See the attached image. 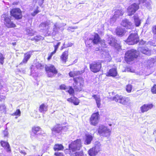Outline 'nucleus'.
<instances>
[{
	"label": "nucleus",
	"instance_id": "1",
	"mask_svg": "<svg viewBox=\"0 0 156 156\" xmlns=\"http://www.w3.org/2000/svg\"><path fill=\"white\" fill-rule=\"evenodd\" d=\"M82 140L80 139H77L72 141L69 144L68 148L64 150L66 154H69L70 156L73 155V152L77 151L80 150L82 147Z\"/></svg>",
	"mask_w": 156,
	"mask_h": 156
},
{
	"label": "nucleus",
	"instance_id": "2",
	"mask_svg": "<svg viewBox=\"0 0 156 156\" xmlns=\"http://www.w3.org/2000/svg\"><path fill=\"white\" fill-rule=\"evenodd\" d=\"M81 74V73L79 71H71L69 73V75L70 77L73 78V80L76 84H80V88L82 87L84 84V80L83 78L80 76L75 77Z\"/></svg>",
	"mask_w": 156,
	"mask_h": 156
},
{
	"label": "nucleus",
	"instance_id": "3",
	"mask_svg": "<svg viewBox=\"0 0 156 156\" xmlns=\"http://www.w3.org/2000/svg\"><path fill=\"white\" fill-rule=\"evenodd\" d=\"M139 54L137 51L133 49L127 51L125 53L124 59L126 62H130L137 58Z\"/></svg>",
	"mask_w": 156,
	"mask_h": 156
},
{
	"label": "nucleus",
	"instance_id": "4",
	"mask_svg": "<svg viewBox=\"0 0 156 156\" xmlns=\"http://www.w3.org/2000/svg\"><path fill=\"white\" fill-rule=\"evenodd\" d=\"M111 100L121 105H128L131 103L130 98L116 94L111 99Z\"/></svg>",
	"mask_w": 156,
	"mask_h": 156
},
{
	"label": "nucleus",
	"instance_id": "5",
	"mask_svg": "<svg viewBox=\"0 0 156 156\" xmlns=\"http://www.w3.org/2000/svg\"><path fill=\"white\" fill-rule=\"evenodd\" d=\"M10 13L11 16L17 20H21L23 17L22 11L19 8L12 9L10 10Z\"/></svg>",
	"mask_w": 156,
	"mask_h": 156
},
{
	"label": "nucleus",
	"instance_id": "6",
	"mask_svg": "<svg viewBox=\"0 0 156 156\" xmlns=\"http://www.w3.org/2000/svg\"><path fill=\"white\" fill-rule=\"evenodd\" d=\"M102 62L100 60L94 61L89 65L90 71L94 73L99 72L102 67Z\"/></svg>",
	"mask_w": 156,
	"mask_h": 156
},
{
	"label": "nucleus",
	"instance_id": "7",
	"mask_svg": "<svg viewBox=\"0 0 156 156\" xmlns=\"http://www.w3.org/2000/svg\"><path fill=\"white\" fill-rule=\"evenodd\" d=\"M139 41V38L137 34L132 33L129 35L126 42L128 44L133 45L137 43Z\"/></svg>",
	"mask_w": 156,
	"mask_h": 156
},
{
	"label": "nucleus",
	"instance_id": "8",
	"mask_svg": "<svg viewBox=\"0 0 156 156\" xmlns=\"http://www.w3.org/2000/svg\"><path fill=\"white\" fill-rule=\"evenodd\" d=\"M45 70L49 77H52L53 76V75H56L58 73V70L55 66L51 64L48 66H46Z\"/></svg>",
	"mask_w": 156,
	"mask_h": 156
},
{
	"label": "nucleus",
	"instance_id": "9",
	"mask_svg": "<svg viewBox=\"0 0 156 156\" xmlns=\"http://www.w3.org/2000/svg\"><path fill=\"white\" fill-rule=\"evenodd\" d=\"M98 133L100 135L104 137L110 136L111 130L103 125H100L97 129Z\"/></svg>",
	"mask_w": 156,
	"mask_h": 156
},
{
	"label": "nucleus",
	"instance_id": "10",
	"mask_svg": "<svg viewBox=\"0 0 156 156\" xmlns=\"http://www.w3.org/2000/svg\"><path fill=\"white\" fill-rule=\"evenodd\" d=\"M100 119L99 112H97L92 114L89 118V122L90 125L96 126L98 123Z\"/></svg>",
	"mask_w": 156,
	"mask_h": 156
},
{
	"label": "nucleus",
	"instance_id": "11",
	"mask_svg": "<svg viewBox=\"0 0 156 156\" xmlns=\"http://www.w3.org/2000/svg\"><path fill=\"white\" fill-rule=\"evenodd\" d=\"M140 8L139 3H134L129 6L127 9L128 16H131L133 15Z\"/></svg>",
	"mask_w": 156,
	"mask_h": 156
},
{
	"label": "nucleus",
	"instance_id": "12",
	"mask_svg": "<svg viewBox=\"0 0 156 156\" xmlns=\"http://www.w3.org/2000/svg\"><path fill=\"white\" fill-rule=\"evenodd\" d=\"M4 18V24L8 28H14L16 27V24L11 21V19L8 16L5 15Z\"/></svg>",
	"mask_w": 156,
	"mask_h": 156
},
{
	"label": "nucleus",
	"instance_id": "13",
	"mask_svg": "<svg viewBox=\"0 0 156 156\" xmlns=\"http://www.w3.org/2000/svg\"><path fill=\"white\" fill-rule=\"evenodd\" d=\"M69 55V50L68 49L62 52L60 56V61L63 64H66L68 61Z\"/></svg>",
	"mask_w": 156,
	"mask_h": 156
},
{
	"label": "nucleus",
	"instance_id": "14",
	"mask_svg": "<svg viewBox=\"0 0 156 156\" xmlns=\"http://www.w3.org/2000/svg\"><path fill=\"white\" fill-rule=\"evenodd\" d=\"M147 45V44L140 47V51L142 54L147 56H150L151 54V51Z\"/></svg>",
	"mask_w": 156,
	"mask_h": 156
},
{
	"label": "nucleus",
	"instance_id": "15",
	"mask_svg": "<svg viewBox=\"0 0 156 156\" xmlns=\"http://www.w3.org/2000/svg\"><path fill=\"white\" fill-rule=\"evenodd\" d=\"M121 25L127 29H132L133 28L132 23L127 19H124L122 21Z\"/></svg>",
	"mask_w": 156,
	"mask_h": 156
},
{
	"label": "nucleus",
	"instance_id": "16",
	"mask_svg": "<svg viewBox=\"0 0 156 156\" xmlns=\"http://www.w3.org/2000/svg\"><path fill=\"white\" fill-rule=\"evenodd\" d=\"M33 51H30L25 53L24 54L23 58L22 61L20 63V64L23 65V64H26L30 58Z\"/></svg>",
	"mask_w": 156,
	"mask_h": 156
},
{
	"label": "nucleus",
	"instance_id": "17",
	"mask_svg": "<svg viewBox=\"0 0 156 156\" xmlns=\"http://www.w3.org/2000/svg\"><path fill=\"white\" fill-rule=\"evenodd\" d=\"M92 37L91 38L94 44L97 45L101 43V38L98 33H94V35H92Z\"/></svg>",
	"mask_w": 156,
	"mask_h": 156
},
{
	"label": "nucleus",
	"instance_id": "18",
	"mask_svg": "<svg viewBox=\"0 0 156 156\" xmlns=\"http://www.w3.org/2000/svg\"><path fill=\"white\" fill-rule=\"evenodd\" d=\"M154 107V105L152 103L144 104L140 108V110L142 113L147 112L151 109Z\"/></svg>",
	"mask_w": 156,
	"mask_h": 156
},
{
	"label": "nucleus",
	"instance_id": "19",
	"mask_svg": "<svg viewBox=\"0 0 156 156\" xmlns=\"http://www.w3.org/2000/svg\"><path fill=\"white\" fill-rule=\"evenodd\" d=\"M1 146L8 152H10L11 149L9 143L6 141L2 140L0 141Z\"/></svg>",
	"mask_w": 156,
	"mask_h": 156
},
{
	"label": "nucleus",
	"instance_id": "20",
	"mask_svg": "<svg viewBox=\"0 0 156 156\" xmlns=\"http://www.w3.org/2000/svg\"><path fill=\"white\" fill-rule=\"evenodd\" d=\"M117 74L116 68H112L110 69L106 73V76H107L115 77L117 76Z\"/></svg>",
	"mask_w": 156,
	"mask_h": 156
},
{
	"label": "nucleus",
	"instance_id": "21",
	"mask_svg": "<svg viewBox=\"0 0 156 156\" xmlns=\"http://www.w3.org/2000/svg\"><path fill=\"white\" fill-rule=\"evenodd\" d=\"M63 129V127L60 124H57L51 130L52 133H58L61 132Z\"/></svg>",
	"mask_w": 156,
	"mask_h": 156
},
{
	"label": "nucleus",
	"instance_id": "22",
	"mask_svg": "<svg viewBox=\"0 0 156 156\" xmlns=\"http://www.w3.org/2000/svg\"><path fill=\"white\" fill-rule=\"evenodd\" d=\"M98 147V146H97ZM99 150L97 149V146L92 147L88 151L89 155L90 156H95L98 153Z\"/></svg>",
	"mask_w": 156,
	"mask_h": 156
},
{
	"label": "nucleus",
	"instance_id": "23",
	"mask_svg": "<svg viewBox=\"0 0 156 156\" xmlns=\"http://www.w3.org/2000/svg\"><path fill=\"white\" fill-rule=\"evenodd\" d=\"M85 138L84 141V144L85 145L90 144L93 140V136L90 134H86L85 135Z\"/></svg>",
	"mask_w": 156,
	"mask_h": 156
},
{
	"label": "nucleus",
	"instance_id": "24",
	"mask_svg": "<svg viewBox=\"0 0 156 156\" xmlns=\"http://www.w3.org/2000/svg\"><path fill=\"white\" fill-rule=\"evenodd\" d=\"M67 101L73 103L75 105H78L80 103V101L79 99L75 96L68 98L67 99Z\"/></svg>",
	"mask_w": 156,
	"mask_h": 156
},
{
	"label": "nucleus",
	"instance_id": "25",
	"mask_svg": "<svg viewBox=\"0 0 156 156\" xmlns=\"http://www.w3.org/2000/svg\"><path fill=\"white\" fill-rule=\"evenodd\" d=\"M126 32L125 29L120 27H117L115 30L116 34L119 36H122L125 34Z\"/></svg>",
	"mask_w": 156,
	"mask_h": 156
},
{
	"label": "nucleus",
	"instance_id": "26",
	"mask_svg": "<svg viewBox=\"0 0 156 156\" xmlns=\"http://www.w3.org/2000/svg\"><path fill=\"white\" fill-rule=\"evenodd\" d=\"M92 97L95 100L98 108H100L101 107V99L100 95L97 94H93L92 96Z\"/></svg>",
	"mask_w": 156,
	"mask_h": 156
},
{
	"label": "nucleus",
	"instance_id": "27",
	"mask_svg": "<svg viewBox=\"0 0 156 156\" xmlns=\"http://www.w3.org/2000/svg\"><path fill=\"white\" fill-rule=\"evenodd\" d=\"M41 130V127L38 126H34L31 128L32 132L35 135H37V133Z\"/></svg>",
	"mask_w": 156,
	"mask_h": 156
},
{
	"label": "nucleus",
	"instance_id": "28",
	"mask_svg": "<svg viewBox=\"0 0 156 156\" xmlns=\"http://www.w3.org/2000/svg\"><path fill=\"white\" fill-rule=\"evenodd\" d=\"M64 148V147L62 144H55L53 147V149L55 151H63Z\"/></svg>",
	"mask_w": 156,
	"mask_h": 156
},
{
	"label": "nucleus",
	"instance_id": "29",
	"mask_svg": "<svg viewBox=\"0 0 156 156\" xmlns=\"http://www.w3.org/2000/svg\"><path fill=\"white\" fill-rule=\"evenodd\" d=\"M48 106H46L44 104H42L40 105L39 110L41 112H44L47 110Z\"/></svg>",
	"mask_w": 156,
	"mask_h": 156
},
{
	"label": "nucleus",
	"instance_id": "30",
	"mask_svg": "<svg viewBox=\"0 0 156 156\" xmlns=\"http://www.w3.org/2000/svg\"><path fill=\"white\" fill-rule=\"evenodd\" d=\"M133 17L135 26L136 27H139L141 23L140 20L139 19V17L136 16H133Z\"/></svg>",
	"mask_w": 156,
	"mask_h": 156
},
{
	"label": "nucleus",
	"instance_id": "31",
	"mask_svg": "<svg viewBox=\"0 0 156 156\" xmlns=\"http://www.w3.org/2000/svg\"><path fill=\"white\" fill-rule=\"evenodd\" d=\"M85 43L87 47L90 48L92 46L93 42L91 38L89 39H87L85 41Z\"/></svg>",
	"mask_w": 156,
	"mask_h": 156
},
{
	"label": "nucleus",
	"instance_id": "32",
	"mask_svg": "<svg viewBox=\"0 0 156 156\" xmlns=\"http://www.w3.org/2000/svg\"><path fill=\"white\" fill-rule=\"evenodd\" d=\"M21 112L20 109H17L16 111L13 113L11 115L13 116H16V118H17L18 117H19L21 115Z\"/></svg>",
	"mask_w": 156,
	"mask_h": 156
},
{
	"label": "nucleus",
	"instance_id": "33",
	"mask_svg": "<svg viewBox=\"0 0 156 156\" xmlns=\"http://www.w3.org/2000/svg\"><path fill=\"white\" fill-rule=\"evenodd\" d=\"M69 89L67 90V92L71 95H74L75 94V91L74 89L73 88L72 86H69L68 87Z\"/></svg>",
	"mask_w": 156,
	"mask_h": 156
},
{
	"label": "nucleus",
	"instance_id": "34",
	"mask_svg": "<svg viewBox=\"0 0 156 156\" xmlns=\"http://www.w3.org/2000/svg\"><path fill=\"white\" fill-rule=\"evenodd\" d=\"M115 14L118 16H121L123 15V12L122 9H117L115 12Z\"/></svg>",
	"mask_w": 156,
	"mask_h": 156
},
{
	"label": "nucleus",
	"instance_id": "35",
	"mask_svg": "<svg viewBox=\"0 0 156 156\" xmlns=\"http://www.w3.org/2000/svg\"><path fill=\"white\" fill-rule=\"evenodd\" d=\"M132 89V86L130 84H127L126 86V90L128 93H130Z\"/></svg>",
	"mask_w": 156,
	"mask_h": 156
},
{
	"label": "nucleus",
	"instance_id": "36",
	"mask_svg": "<svg viewBox=\"0 0 156 156\" xmlns=\"http://www.w3.org/2000/svg\"><path fill=\"white\" fill-rule=\"evenodd\" d=\"M35 67L37 69H43L44 66L41 64L39 63H37Z\"/></svg>",
	"mask_w": 156,
	"mask_h": 156
},
{
	"label": "nucleus",
	"instance_id": "37",
	"mask_svg": "<svg viewBox=\"0 0 156 156\" xmlns=\"http://www.w3.org/2000/svg\"><path fill=\"white\" fill-rule=\"evenodd\" d=\"M151 91L152 94H156V84H154L151 87Z\"/></svg>",
	"mask_w": 156,
	"mask_h": 156
},
{
	"label": "nucleus",
	"instance_id": "38",
	"mask_svg": "<svg viewBox=\"0 0 156 156\" xmlns=\"http://www.w3.org/2000/svg\"><path fill=\"white\" fill-rule=\"evenodd\" d=\"M60 27H58L56 23L54 25V27L53 29V31L54 32L56 33L58 32V30L59 29Z\"/></svg>",
	"mask_w": 156,
	"mask_h": 156
},
{
	"label": "nucleus",
	"instance_id": "39",
	"mask_svg": "<svg viewBox=\"0 0 156 156\" xmlns=\"http://www.w3.org/2000/svg\"><path fill=\"white\" fill-rule=\"evenodd\" d=\"M75 156H84V154L83 151L75 153Z\"/></svg>",
	"mask_w": 156,
	"mask_h": 156
},
{
	"label": "nucleus",
	"instance_id": "40",
	"mask_svg": "<svg viewBox=\"0 0 156 156\" xmlns=\"http://www.w3.org/2000/svg\"><path fill=\"white\" fill-rule=\"evenodd\" d=\"M5 58L3 56V55L1 53H0V63L2 65H3L4 62V59Z\"/></svg>",
	"mask_w": 156,
	"mask_h": 156
},
{
	"label": "nucleus",
	"instance_id": "41",
	"mask_svg": "<svg viewBox=\"0 0 156 156\" xmlns=\"http://www.w3.org/2000/svg\"><path fill=\"white\" fill-rule=\"evenodd\" d=\"M61 44V42H58L57 44L55 45L54 46V50L53 51H54L56 52L58 50V48L59 46Z\"/></svg>",
	"mask_w": 156,
	"mask_h": 156
},
{
	"label": "nucleus",
	"instance_id": "42",
	"mask_svg": "<svg viewBox=\"0 0 156 156\" xmlns=\"http://www.w3.org/2000/svg\"><path fill=\"white\" fill-rule=\"evenodd\" d=\"M40 39L41 38H40V37L36 36L33 38L31 39V40L32 41H34L36 42H37L39 41Z\"/></svg>",
	"mask_w": 156,
	"mask_h": 156
},
{
	"label": "nucleus",
	"instance_id": "43",
	"mask_svg": "<svg viewBox=\"0 0 156 156\" xmlns=\"http://www.w3.org/2000/svg\"><path fill=\"white\" fill-rule=\"evenodd\" d=\"M48 24L46 22H42L39 25V27H46Z\"/></svg>",
	"mask_w": 156,
	"mask_h": 156
},
{
	"label": "nucleus",
	"instance_id": "44",
	"mask_svg": "<svg viewBox=\"0 0 156 156\" xmlns=\"http://www.w3.org/2000/svg\"><path fill=\"white\" fill-rule=\"evenodd\" d=\"M59 89L61 90H65L67 89V87L64 84H61L59 87Z\"/></svg>",
	"mask_w": 156,
	"mask_h": 156
},
{
	"label": "nucleus",
	"instance_id": "45",
	"mask_svg": "<svg viewBox=\"0 0 156 156\" xmlns=\"http://www.w3.org/2000/svg\"><path fill=\"white\" fill-rule=\"evenodd\" d=\"M3 134L4 137H8L9 136V133L7 129H5L3 131Z\"/></svg>",
	"mask_w": 156,
	"mask_h": 156
},
{
	"label": "nucleus",
	"instance_id": "46",
	"mask_svg": "<svg viewBox=\"0 0 156 156\" xmlns=\"http://www.w3.org/2000/svg\"><path fill=\"white\" fill-rule=\"evenodd\" d=\"M56 53L54 51H53L52 52H51L50 53V55H49L48 56V58H47V59L48 60H49L50 59H51V57L52 56V55L54 54L55 53Z\"/></svg>",
	"mask_w": 156,
	"mask_h": 156
},
{
	"label": "nucleus",
	"instance_id": "47",
	"mask_svg": "<svg viewBox=\"0 0 156 156\" xmlns=\"http://www.w3.org/2000/svg\"><path fill=\"white\" fill-rule=\"evenodd\" d=\"M6 109V107L4 105H0V111L4 110Z\"/></svg>",
	"mask_w": 156,
	"mask_h": 156
},
{
	"label": "nucleus",
	"instance_id": "48",
	"mask_svg": "<svg viewBox=\"0 0 156 156\" xmlns=\"http://www.w3.org/2000/svg\"><path fill=\"white\" fill-rule=\"evenodd\" d=\"M39 12L38 9H36L31 13V15L32 16H34Z\"/></svg>",
	"mask_w": 156,
	"mask_h": 156
},
{
	"label": "nucleus",
	"instance_id": "49",
	"mask_svg": "<svg viewBox=\"0 0 156 156\" xmlns=\"http://www.w3.org/2000/svg\"><path fill=\"white\" fill-rule=\"evenodd\" d=\"M54 154L56 156H63V154L62 152H55Z\"/></svg>",
	"mask_w": 156,
	"mask_h": 156
},
{
	"label": "nucleus",
	"instance_id": "50",
	"mask_svg": "<svg viewBox=\"0 0 156 156\" xmlns=\"http://www.w3.org/2000/svg\"><path fill=\"white\" fill-rule=\"evenodd\" d=\"M152 32L154 34H156V25L152 27Z\"/></svg>",
	"mask_w": 156,
	"mask_h": 156
},
{
	"label": "nucleus",
	"instance_id": "51",
	"mask_svg": "<svg viewBox=\"0 0 156 156\" xmlns=\"http://www.w3.org/2000/svg\"><path fill=\"white\" fill-rule=\"evenodd\" d=\"M115 48H116L117 50H118L121 49V46L120 45L118 44H116L115 45Z\"/></svg>",
	"mask_w": 156,
	"mask_h": 156
},
{
	"label": "nucleus",
	"instance_id": "52",
	"mask_svg": "<svg viewBox=\"0 0 156 156\" xmlns=\"http://www.w3.org/2000/svg\"><path fill=\"white\" fill-rule=\"evenodd\" d=\"M6 97L5 96L0 95V102L4 101Z\"/></svg>",
	"mask_w": 156,
	"mask_h": 156
},
{
	"label": "nucleus",
	"instance_id": "53",
	"mask_svg": "<svg viewBox=\"0 0 156 156\" xmlns=\"http://www.w3.org/2000/svg\"><path fill=\"white\" fill-rule=\"evenodd\" d=\"M73 44L71 42H68L67 44L66 47L67 48L71 47L72 46Z\"/></svg>",
	"mask_w": 156,
	"mask_h": 156
},
{
	"label": "nucleus",
	"instance_id": "54",
	"mask_svg": "<svg viewBox=\"0 0 156 156\" xmlns=\"http://www.w3.org/2000/svg\"><path fill=\"white\" fill-rule=\"evenodd\" d=\"M20 153L24 155L27 154V153L26 152L24 151L21 150L20 151Z\"/></svg>",
	"mask_w": 156,
	"mask_h": 156
},
{
	"label": "nucleus",
	"instance_id": "55",
	"mask_svg": "<svg viewBox=\"0 0 156 156\" xmlns=\"http://www.w3.org/2000/svg\"><path fill=\"white\" fill-rule=\"evenodd\" d=\"M66 47H65V46H62L61 47V48H60V50H62L63 49H65L66 48Z\"/></svg>",
	"mask_w": 156,
	"mask_h": 156
},
{
	"label": "nucleus",
	"instance_id": "56",
	"mask_svg": "<svg viewBox=\"0 0 156 156\" xmlns=\"http://www.w3.org/2000/svg\"><path fill=\"white\" fill-rule=\"evenodd\" d=\"M12 44L14 46H15L16 45V42H12Z\"/></svg>",
	"mask_w": 156,
	"mask_h": 156
},
{
	"label": "nucleus",
	"instance_id": "57",
	"mask_svg": "<svg viewBox=\"0 0 156 156\" xmlns=\"http://www.w3.org/2000/svg\"><path fill=\"white\" fill-rule=\"evenodd\" d=\"M73 87H74V88H75V89H77V87L76 86H74Z\"/></svg>",
	"mask_w": 156,
	"mask_h": 156
},
{
	"label": "nucleus",
	"instance_id": "58",
	"mask_svg": "<svg viewBox=\"0 0 156 156\" xmlns=\"http://www.w3.org/2000/svg\"><path fill=\"white\" fill-rule=\"evenodd\" d=\"M139 0V2H141L143 0Z\"/></svg>",
	"mask_w": 156,
	"mask_h": 156
},
{
	"label": "nucleus",
	"instance_id": "59",
	"mask_svg": "<svg viewBox=\"0 0 156 156\" xmlns=\"http://www.w3.org/2000/svg\"><path fill=\"white\" fill-rule=\"evenodd\" d=\"M30 137H31V138H33V135H31L30 136Z\"/></svg>",
	"mask_w": 156,
	"mask_h": 156
},
{
	"label": "nucleus",
	"instance_id": "60",
	"mask_svg": "<svg viewBox=\"0 0 156 156\" xmlns=\"http://www.w3.org/2000/svg\"><path fill=\"white\" fill-rule=\"evenodd\" d=\"M24 148H25V149H27V148H26V147H24Z\"/></svg>",
	"mask_w": 156,
	"mask_h": 156
}]
</instances>
